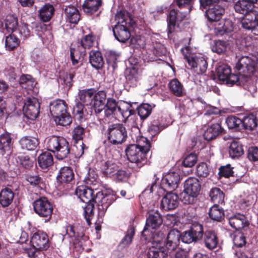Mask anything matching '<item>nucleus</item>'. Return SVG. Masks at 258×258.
I'll return each mask as SVG.
<instances>
[{"label": "nucleus", "instance_id": "a878e982", "mask_svg": "<svg viewBox=\"0 0 258 258\" xmlns=\"http://www.w3.org/2000/svg\"><path fill=\"white\" fill-rule=\"evenodd\" d=\"M106 98V94L103 91H100L96 93H94L93 97V107L96 113H99L105 108Z\"/></svg>", "mask_w": 258, "mask_h": 258}, {"label": "nucleus", "instance_id": "412c9836", "mask_svg": "<svg viewBox=\"0 0 258 258\" xmlns=\"http://www.w3.org/2000/svg\"><path fill=\"white\" fill-rule=\"evenodd\" d=\"M257 0H241L238 1L234 6V9L237 13L244 15H247L253 11L254 4Z\"/></svg>", "mask_w": 258, "mask_h": 258}, {"label": "nucleus", "instance_id": "4468645a", "mask_svg": "<svg viewBox=\"0 0 258 258\" xmlns=\"http://www.w3.org/2000/svg\"><path fill=\"white\" fill-rule=\"evenodd\" d=\"M39 103L36 98H28L23 105L24 114L28 118L34 120L39 114Z\"/></svg>", "mask_w": 258, "mask_h": 258}, {"label": "nucleus", "instance_id": "13d9d810", "mask_svg": "<svg viewBox=\"0 0 258 258\" xmlns=\"http://www.w3.org/2000/svg\"><path fill=\"white\" fill-rule=\"evenodd\" d=\"M226 122L229 128H237L242 124V120L235 116H229L226 120Z\"/></svg>", "mask_w": 258, "mask_h": 258}, {"label": "nucleus", "instance_id": "b1692460", "mask_svg": "<svg viewBox=\"0 0 258 258\" xmlns=\"http://www.w3.org/2000/svg\"><path fill=\"white\" fill-rule=\"evenodd\" d=\"M113 32L115 38L121 42H125L130 37L128 28L124 24L116 25Z\"/></svg>", "mask_w": 258, "mask_h": 258}, {"label": "nucleus", "instance_id": "09e8293b", "mask_svg": "<svg viewBox=\"0 0 258 258\" xmlns=\"http://www.w3.org/2000/svg\"><path fill=\"white\" fill-rule=\"evenodd\" d=\"M131 105L125 102L118 103L117 113H119L123 118H127L132 114Z\"/></svg>", "mask_w": 258, "mask_h": 258}, {"label": "nucleus", "instance_id": "a19ab883", "mask_svg": "<svg viewBox=\"0 0 258 258\" xmlns=\"http://www.w3.org/2000/svg\"><path fill=\"white\" fill-rule=\"evenodd\" d=\"M18 26V19L13 15H9L5 20V28L8 32H14Z\"/></svg>", "mask_w": 258, "mask_h": 258}, {"label": "nucleus", "instance_id": "f3484780", "mask_svg": "<svg viewBox=\"0 0 258 258\" xmlns=\"http://www.w3.org/2000/svg\"><path fill=\"white\" fill-rule=\"evenodd\" d=\"M75 194L84 203H88L95 201L94 191L87 186H78L76 189Z\"/></svg>", "mask_w": 258, "mask_h": 258}, {"label": "nucleus", "instance_id": "774afa93", "mask_svg": "<svg viewBox=\"0 0 258 258\" xmlns=\"http://www.w3.org/2000/svg\"><path fill=\"white\" fill-rule=\"evenodd\" d=\"M247 157L251 161H258V148L256 147L249 148L247 153Z\"/></svg>", "mask_w": 258, "mask_h": 258}, {"label": "nucleus", "instance_id": "338daca9", "mask_svg": "<svg viewBox=\"0 0 258 258\" xmlns=\"http://www.w3.org/2000/svg\"><path fill=\"white\" fill-rule=\"evenodd\" d=\"M84 128L80 126H77L73 131V139L76 141L82 140L84 137Z\"/></svg>", "mask_w": 258, "mask_h": 258}, {"label": "nucleus", "instance_id": "ddd939ff", "mask_svg": "<svg viewBox=\"0 0 258 258\" xmlns=\"http://www.w3.org/2000/svg\"><path fill=\"white\" fill-rule=\"evenodd\" d=\"M180 179L178 172H169L163 175L161 180V186L165 190H174L177 188Z\"/></svg>", "mask_w": 258, "mask_h": 258}, {"label": "nucleus", "instance_id": "f257e3e1", "mask_svg": "<svg viewBox=\"0 0 258 258\" xmlns=\"http://www.w3.org/2000/svg\"><path fill=\"white\" fill-rule=\"evenodd\" d=\"M150 144L148 140L141 137L137 144L130 145L126 149L125 152L128 160L141 167L145 161L146 155L149 151Z\"/></svg>", "mask_w": 258, "mask_h": 258}, {"label": "nucleus", "instance_id": "603ef678", "mask_svg": "<svg viewBox=\"0 0 258 258\" xmlns=\"http://www.w3.org/2000/svg\"><path fill=\"white\" fill-rule=\"evenodd\" d=\"M153 107L147 103L141 105L138 108L139 115L142 119H145L151 114Z\"/></svg>", "mask_w": 258, "mask_h": 258}, {"label": "nucleus", "instance_id": "de8ad7c7", "mask_svg": "<svg viewBox=\"0 0 258 258\" xmlns=\"http://www.w3.org/2000/svg\"><path fill=\"white\" fill-rule=\"evenodd\" d=\"M242 124L246 129L252 130L257 126L256 118L254 115L250 114L243 118Z\"/></svg>", "mask_w": 258, "mask_h": 258}, {"label": "nucleus", "instance_id": "7ed1b4c3", "mask_svg": "<svg viewBox=\"0 0 258 258\" xmlns=\"http://www.w3.org/2000/svg\"><path fill=\"white\" fill-rule=\"evenodd\" d=\"M50 111L56 123L66 126L71 123V117L67 113V105L63 100H57L51 102Z\"/></svg>", "mask_w": 258, "mask_h": 258}, {"label": "nucleus", "instance_id": "0eeeda50", "mask_svg": "<svg viewBox=\"0 0 258 258\" xmlns=\"http://www.w3.org/2000/svg\"><path fill=\"white\" fill-rule=\"evenodd\" d=\"M108 142L112 145H119L123 143L127 138V132L121 123H114L108 126L107 130Z\"/></svg>", "mask_w": 258, "mask_h": 258}, {"label": "nucleus", "instance_id": "6e6d98bb", "mask_svg": "<svg viewBox=\"0 0 258 258\" xmlns=\"http://www.w3.org/2000/svg\"><path fill=\"white\" fill-rule=\"evenodd\" d=\"M19 39L14 35H10L6 38V47L9 50H13L16 48L19 45Z\"/></svg>", "mask_w": 258, "mask_h": 258}, {"label": "nucleus", "instance_id": "f03ea898", "mask_svg": "<svg viewBox=\"0 0 258 258\" xmlns=\"http://www.w3.org/2000/svg\"><path fill=\"white\" fill-rule=\"evenodd\" d=\"M46 146L47 150L53 152L58 160L67 157L70 152L68 142L61 137L53 136L48 138Z\"/></svg>", "mask_w": 258, "mask_h": 258}, {"label": "nucleus", "instance_id": "9b49d317", "mask_svg": "<svg viewBox=\"0 0 258 258\" xmlns=\"http://www.w3.org/2000/svg\"><path fill=\"white\" fill-rule=\"evenodd\" d=\"M35 212L39 216L43 217H51L53 208L48 200L45 197L40 198L33 203Z\"/></svg>", "mask_w": 258, "mask_h": 258}, {"label": "nucleus", "instance_id": "6e6552de", "mask_svg": "<svg viewBox=\"0 0 258 258\" xmlns=\"http://www.w3.org/2000/svg\"><path fill=\"white\" fill-rule=\"evenodd\" d=\"M162 223V220L158 213L150 214L147 218L146 224L142 231V235L146 240H152V235H155L159 232L155 233L151 230H157ZM162 233L161 232H160Z\"/></svg>", "mask_w": 258, "mask_h": 258}, {"label": "nucleus", "instance_id": "72a5a7b5", "mask_svg": "<svg viewBox=\"0 0 258 258\" xmlns=\"http://www.w3.org/2000/svg\"><path fill=\"white\" fill-rule=\"evenodd\" d=\"M19 143L21 148L27 150H34L38 145V140L30 136H24L21 138Z\"/></svg>", "mask_w": 258, "mask_h": 258}, {"label": "nucleus", "instance_id": "6ab92c4d", "mask_svg": "<svg viewBox=\"0 0 258 258\" xmlns=\"http://www.w3.org/2000/svg\"><path fill=\"white\" fill-rule=\"evenodd\" d=\"M242 27L246 30H251L253 32V29L258 24V13L257 12H251L244 15L241 20Z\"/></svg>", "mask_w": 258, "mask_h": 258}, {"label": "nucleus", "instance_id": "864d4df0", "mask_svg": "<svg viewBox=\"0 0 258 258\" xmlns=\"http://www.w3.org/2000/svg\"><path fill=\"white\" fill-rule=\"evenodd\" d=\"M134 235L135 229L133 227L130 228L120 241V245L123 247L128 246L132 243Z\"/></svg>", "mask_w": 258, "mask_h": 258}, {"label": "nucleus", "instance_id": "a211bd4d", "mask_svg": "<svg viewBox=\"0 0 258 258\" xmlns=\"http://www.w3.org/2000/svg\"><path fill=\"white\" fill-rule=\"evenodd\" d=\"M191 11V8L188 9V12H178L174 9L171 10L167 17L168 27L169 32H171L174 29L176 22H181L185 19L187 13Z\"/></svg>", "mask_w": 258, "mask_h": 258}, {"label": "nucleus", "instance_id": "20e7f679", "mask_svg": "<svg viewBox=\"0 0 258 258\" xmlns=\"http://www.w3.org/2000/svg\"><path fill=\"white\" fill-rule=\"evenodd\" d=\"M163 233L158 232L155 235H152V246L150 247L146 258H168L170 256L171 252L168 251L165 247L162 246L161 242L164 239Z\"/></svg>", "mask_w": 258, "mask_h": 258}, {"label": "nucleus", "instance_id": "1a4fd4ad", "mask_svg": "<svg viewBox=\"0 0 258 258\" xmlns=\"http://www.w3.org/2000/svg\"><path fill=\"white\" fill-rule=\"evenodd\" d=\"M180 50L182 54L186 56L189 66L195 73L197 75H202L206 73L208 68V62L204 56L195 55L187 57L186 55L184 54V49L181 48Z\"/></svg>", "mask_w": 258, "mask_h": 258}, {"label": "nucleus", "instance_id": "c9c22d12", "mask_svg": "<svg viewBox=\"0 0 258 258\" xmlns=\"http://www.w3.org/2000/svg\"><path fill=\"white\" fill-rule=\"evenodd\" d=\"M222 132V128L219 123L212 124L205 132L204 139L207 141H211L215 139Z\"/></svg>", "mask_w": 258, "mask_h": 258}, {"label": "nucleus", "instance_id": "680f3d73", "mask_svg": "<svg viewBox=\"0 0 258 258\" xmlns=\"http://www.w3.org/2000/svg\"><path fill=\"white\" fill-rule=\"evenodd\" d=\"M152 51L153 53L157 56L165 55L166 52L165 47L160 43H156L154 44Z\"/></svg>", "mask_w": 258, "mask_h": 258}, {"label": "nucleus", "instance_id": "37998d69", "mask_svg": "<svg viewBox=\"0 0 258 258\" xmlns=\"http://www.w3.org/2000/svg\"><path fill=\"white\" fill-rule=\"evenodd\" d=\"M118 103H116L115 99L108 98L105 105L104 113L106 116H109L113 114H117Z\"/></svg>", "mask_w": 258, "mask_h": 258}, {"label": "nucleus", "instance_id": "cd10ccee", "mask_svg": "<svg viewBox=\"0 0 258 258\" xmlns=\"http://www.w3.org/2000/svg\"><path fill=\"white\" fill-rule=\"evenodd\" d=\"M203 240L205 246L209 249L212 250L216 248L218 243V239L215 232L207 231L203 234Z\"/></svg>", "mask_w": 258, "mask_h": 258}, {"label": "nucleus", "instance_id": "4d7b16f0", "mask_svg": "<svg viewBox=\"0 0 258 258\" xmlns=\"http://www.w3.org/2000/svg\"><path fill=\"white\" fill-rule=\"evenodd\" d=\"M74 76L73 74H64L62 77H60L58 83L63 84L67 89H69L72 86V81Z\"/></svg>", "mask_w": 258, "mask_h": 258}, {"label": "nucleus", "instance_id": "bf43d9fd", "mask_svg": "<svg viewBox=\"0 0 258 258\" xmlns=\"http://www.w3.org/2000/svg\"><path fill=\"white\" fill-rule=\"evenodd\" d=\"M196 173L199 176L207 177L209 174V169L205 163L199 164L197 167Z\"/></svg>", "mask_w": 258, "mask_h": 258}, {"label": "nucleus", "instance_id": "4c0bfd02", "mask_svg": "<svg viewBox=\"0 0 258 258\" xmlns=\"http://www.w3.org/2000/svg\"><path fill=\"white\" fill-rule=\"evenodd\" d=\"M39 166L42 169H46L53 163V159L52 155L49 152H44L40 154L38 158Z\"/></svg>", "mask_w": 258, "mask_h": 258}, {"label": "nucleus", "instance_id": "5701e85b", "mask_svg": "<svg viewBox=\"0 0 258 258\" xmlns=\"http://www.w3.org/2000/svg\"><path fill=\"white\" fill-rule=\"evenodd\" d=\"M110 200L109 196H104L101 192H97L95 195L94 203L98 204V214L100 217L104 216L107 209L111 203L107 202Z\"/></svg>", "mask_w": 258, "mask_h": 258}, {"label": "nucleus", "instance_id": "c756f323", "mask_svg": "<svg viewBox=\"0 0 258 258\" xmlns=\"http://www.w3.org/2000/svg\"><path fill=\"white\" fill-rule=\"evenodd\" d=\"M54 11V8L52 5L45 4L38 11L39 17L44 22H48L52 18Z\"/></svg>", "mask_w": 258, "mask_h": 258}, {"label": "nucleus", "instance_id": "2f4dec72", "mask_svg": "<svg viewBox=\"0 0 258 258\" xmlns=\"http://www.w3.org/2000/svg\"><path fill=\"white\" fill-rule=\"evenodd\" d=\"M74 174L72 169L69 167L60 168L57 176V180L61 183H68L74 178Z\"/></svg>", "mask_w": 258, "mask_h": 258}, {"label": "nucleus", "instance_id": "79ce46f5", "mask_svg": "<svg viewBox=\"0 0 258 258\" xmlns=\"http://www.w3.org/2000/svg\"><path fill=\"white\" fill-rule=\"evenodd\" d=\"M217 73L219 81L224 83L230 75L231 69L228 65L222 64L217 68Z\"/></svg>", "mask_w": 258, "mask_h": 258}, {"label": "nucleus", "instance_id": "aec40b11", "mask_svg": "<svg viewBox=\"0 0 258 258\" xmlns=\"http://www.w3.org/2000/svg\"><path fill=\"white\" fill-rule=\"evenodd\" d=\"M180 234L178 230H171L167 236L164 247L171 252L175 250L179 243Z\"/></svg>", "mask_w": 258, "mask_h": 258}, {"label": "nucleus", "instance_id": "c85d7f7f", "mask_svg": "<svg viewBox=\"0 0 258 258\" xmlns=\"http://www.w3.org/2000/svg\"><path fill=\"white\" fill-rule=\"evenodd\" d=\"M230 225L236 230H239L247 226L248 221L244 215L238 214L230 217L229 218Z\"/></svg>", "mask_w": 258, "mask_h": 258}, {"label": "nucleus", "instance_id": "e2e57ef3", "mask_svg": "<svg viewBox=\"0 0 258 258\" xmlns=\"http://www.w3.org/2000/svg\"><path fill=\"white\" fill-rule=\"evenodd\" d=\"M233 242L235 246L237 247H241L246 243V239L244 235L240 233H237L233 238Z\"/></svg>", "mask_w": 258, "mask_h": 258}, {"label": "nucleus", "instance_id": "a18cd8bd", "mask_svg": "<svg viewBox=\"0 0 258 258\" xmlns=\"http://www.w3.org/2000/svg\"><path fill=\"white\" fill-rule=\"evenodd\" d=\"M170 91L174 95L180 97L183 95V90L181 84L176 79L172 80L169 83Z\"/></svg>", "mask_w": 258, "mask_h": 258}, {"label": "nucleus", "instance_id": "8fccbe9b", "mask_svg": "<svg viewBox=\"0 0 258 258\" xmlns=\"http://www.w3.org/2000/svg\"><path fill=\"white\" fill-rule=\"evenodd\" d=\"M228 48L227 42L221 41H215L212 46V50L218 54H222L225 52Z\"/></svg>", "mask_w": 258, "mask_h": 258}, {"label": "nucleus", "instance_id": "49530a36", "mask_svg": "<svg viewBox=\"0 0 258 258\" xmlns=\"http://www.w3.org/2000/svg\"><path fill=\"white\" fill-rule=\"evenodd\" d=\"M209 195L212 201L216 204L224 203V195L220 188L217 187L212 188Z\"/></svg>", "mask_w": 258, "mask_h": 258}, {"label": "nucleus", "instance_id": "3c124183", "mask_svg": "<svg viewBox=\"0 0 258 258\" xmlns=\"http://www.w3.org/2000/svg\"><path fill=\"white\" fill-rule=\"evenodd\" d=\"M87 205L84 208V215L85 218L88 224H90V220L94 215V202L86 203Z\"/></svg>", "mask_w": 258, "mask_h": 258}, {"label": "nucleus", "instance_id": "473e14b6", "mask_svg": "<svg viewBox=\"0 0 258 258\" xmlns=\"http://www.w3.org/2000/svg\"><path fill=\"white\" fill-rule=\"evenodd\" d=\"M101 5V0H85L82 7L85 13L92 15L98 10Z\"/></svg>", "mask_w": 258, "mask_h": 258}, {"label": "nucleus", "instance_id": "5fc2aeb1", "mask_svg": "<svg viewBox=\"0 0 258 258\" xmlns=\"http://www.w3.org/2000/svg\"><path fill=\"white\" fill-rule=\"evenodd\" d=\"M60 234L62 236V240L67 236L70 238H73L81 236V234L76 232L75 228L71 225L63 227L61 231Z\"/></svg>", "mask_w": 258, "mask_h": 258}, {"label": "nucleus", "instance_id": "e433bc0d", "mask_svg": "<svg viewBox=\"0 0 258 258\" xmlns=\"http://www.w3.org/2000/svg\"><path fill=\"white\" fill-rule=\"evenodd\" d=\"M94 94V90L92 89L80 90L78 96L80 102L86 105L91 104Z\"/></svg>", "mask_w": 258, "mask_h": 258}, {"label": "nucleus", "instance_id": "0e129e2a", "mask_svg": "<svg viewBox=\"0 0 258 258\" xmlns=\"http://www.w3.org/2000/svg\"><path fill=\"white\" fill-rule=\"evenodd\" d=\"M128 17L127 14L125 12H118L115 15V20L117 22L116 25L124 24L127 25L126 19Z\"/></svg>", "mask_w": 258, "mask_h": 258}, {"label": "nucleus", "instance_id": "bb28decb", "mask_svg": "<svg viewBox=\"0 0 258 258\" xmlns=\"http://www.w3.org/2000/svg\"><path fill=\"white\" fill-rule=\"evenodd\" d=\"M13 144L10 134L6 132L0 135V151L2 153L10 154Z\"/></svg>", "mask_w": 258, "mask_h": 258}, {"label": "nucleus", "instance_id": "4be33fe9", "mask_svg": "<svg viewBox=\"0 0 258 258\" xmlns=\"http://www.w3.org/2000/svg\"><path fill=\"white\" fill-rule=\"evenodd\" d=\"M215 33L223 35L226 33L230 32L233 30V24L229 19H220L214 24Z\"/></svg>", "mask_w": 258, "mask_h": 258}, {"label": "nucleus", "instance_id": "69168bd1", "mask_svg": "<svg viewBox=\"0 0 258 258\" xmlns=\"http://www.w3.org/2000/svg\"><path fill=\"white\" fill-rule=\"evenodd\" d=\"M20 164L26 168H30L33 166L34 161L28 156H21L19 157Z\"/></svg>", "mask_w": 258, "mask_h": 258}, {"label": "nucleus", "instance_id": "423d86ee", "mask_svg": "<svg viewBox=\"0 0 258 258\" xmlns=\"http://www.w3.org/2000/svg\"><path fill=\"white\" fill-rule=\"evenodd\" d=\"M102 171L104 175L110 177L116 181H123L128 178L126 171L118 166L116 160L111 159L105 162Z\"/></svg>", "mask_w": 258, "mask_h": 258}, {"label": "nucleus", "instance_id": "9d476101", "mask_svg": "<svg viewBox=\"0 0 258 258\" xmlns=\"http://www.w3.org/2000/svg\"><path fill=\"white\" fill-rule=\"evenodd\" d=\"M235 68L245 77L253 74L256 71V60L248 56H242L237 62Z\"/></svg>", "mask_w": 258, "mask_h": 258}, {"label": "nucleus", "instance_id": "dca6fc26", "mask_svg": "<svg viewBox=\"0 0 258 258\" xmlns=\"http://www.w3.org/2000/svg\"><path fill=\"white\" fill-rule=\"evenodd\" d=\"M179 200L178 196L169 191L161 201V208L165 211L171 210L175 209L178 205Z\"/></svg>", "mask_w": 258, "mask_h": 258}, {"label": "nucleus", "instance_id": "f8f14e48", "mask_svg": "<svg viewBox=\"0 0 258 258\" xmlns=\"http://www.w3.org/2000/svg\"><path fill=\"white\" fill-rule=\"evenodd\" d=\"M203 228L201 224L193 225L191 228L184 231L180 236L182 241L185 243L196 242L202 238Z\"/></svg>", "mask_w": 258, "mask_h": 258}, {"label": "nucleus", "instance_id": "c03bdc74", "mask_svg": "<svg viewBox=\"0 0 258 258\" xmlns=\"http://www.w3.org/2000/svg\"><path fill=\"white\" fill-rule=\"evenodd\" d=\"M209 214L212 219L217 221H220L224 216L223 209L217 204H215L210 209Z\"/></svg>", "mask_w": 258, "mask_h": 258}, {"label": "nucleus", "instance_id": "2eb2a0df", "mask_svg": "<svg viewBox=\"0 0 258 258\" xmlns=\"http://www.w3.org/2000/svg\"><path fill=\"white\" fill-rule=\"evenodd\" d=\"M31 243L35 250L46 249L49 246L48 236L44 233H34L31 237Z\"/></svg>", "mask_w": 258, "mask_h": 258}, {"label": "nucleus", "instance_id": "052dcab7", "mask_svg": "<svg viewBox=\"0 0 258 258\" xmlns=\"http://www.w3.org/2000/svg\"><path fill=\"white\" fill-rule=\"evenodd\" d=\"M197 161V157L195 154H190L184 159L183 165L186 167H191L193 166Z\"/></svg>", "mask_w": 258, "mask_h": 258}, {"label": "nucleus", "instance_id": "39448f33", "mask_svg": "<svg viewBox=\"0 0 258 258\" xmlns=\"http://www.w3.org/2000/svg\"><path fill=\"white\" fill-rule=\"evenodd\" d=\"M201 185L198 179L189 177L184 182V190L180 195V199L183 204H190L194 202V198L199 195Z\"/></svg>", "mask_w": 258, "mask_h": 258}, {"label": "nucleus", "instance_id": "58836bf2", "mask_svg": "<svg viewBox=\"0 0 258 258\" xmlns=\"http://www.w3.org/2000/svg\"><path fill=\"white\" fill-rule=\"evenodd\" d=\"M229 156L232 158H236L241 156L243 154L242 145L238 142L233 141L229 147Z\"/></svg>", "mask_w": 258, "mask_h": 258}, {"label": "nucleus", "instance_id": "ea45409f", "mask_svg": "<svg viewBox=\"0 0 258 258\" xmlns=\"http://www.w3.org/2000/svg\"><path fill=\"white\" fill-rule=\"evenodd\" d=\"M68 20L71 23L77 24L80 20L78 10L73 6H68L64 10Z\"/></svg>", "mask_w": 258, "mask_h": 258}, {"label": "nucleus", "instance_id": "393cba45", "mask_svg": "<svg viewBox=\"0 0 258 258\" xmlns=\"http://www.w3.org/2000/svg\"><path fill=\"white\" fill-rule=\"evenodd\" d=\"M224 9L217 5L209 8L206 12V16L210 22H214L220 20L224 13Z\"/></svg>", "mask_w": 258, "mask_h": 258}, {"label": "nucleus", "instance_id": "f704fd0d", "mask_svg": "<svg viewBox=\"0 0 258 258\" xmlns=\"http://www.w3.org/2000/svg\"><path fill=\"white\" fill-rule=\"evenodd\" d=\"M89 61L91 66L97 70L102 68L104 64L102 55L99 51L92 50L90 51Z\"/></svg>", "mask_w": 258, "mask_h": 258}, {"label": "nucleus", "instance_id": "7c9ffc66", "mask_svg": "<svg viewBox=\"0 0 258 258\" xmlns=\"http://www.w3.org/2000/svg\"><path fill=\"white\" fill-rule=\"evenodd\" d=\"M14 194L9 186H6L0 192V204L3 207H7L12 202Z\"/></svg>", "mask_w": 258, "mask_h": 258}]
</instances>
